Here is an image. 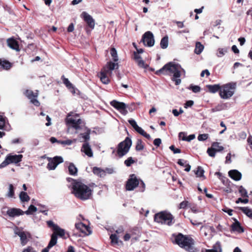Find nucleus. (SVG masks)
Instances as JSON below:
<instances>
[{
  "mask_svg": "<svg viewBox=\"0 0 252 252\" xmlns=\"http://www.w3.org/2000/svg\"><path fill=\"white\" fill-rule=\"evenodd\" d=\"M22 155H12L11 154H8L6 157L5 160L0 164V168L5 167L11 163H18L22 161Z\"/></svg>",
  "mask_w": 252,
  "mask_h": 252,
  "instance_id": "9",
  "label": "nucleus"
},
{
  "mask_svg": "<svg viewBox=\"0 0 252 252\" xmlns=\"http://www.w3.org/2000/svg\"><path fill=\"white\" fill-rule=\"evenodd\" d=\"M232 50L233 51V52L235 53V54H238L239 53V49L237 48V46L235 45H233L232 46Z\"/></svg>",
  "mask_w": 252,
  "mask_h": 252,
  "instance_id": "64",
  "label": "nucleus"
},
{
  "mask_svg": "<svg viewBox=\"0 0 252 252\" xmlns=\"http://www.w3.org/2000/svg\"><path fill=\"white\" fill-rule=\"evenodd\" d=\"M168 45V38L167 36H164L161 40L160 45L161 48L166 49Z\"/></svg>",
  "mask_w": 252,
  "mask_h": 252,
  "instance_id": "37",
  "label": "nucleus"
},
{
  "mask_svg": "<svg viewBox=\"0 0 252 252\" xmlns=\"http://www.w3.org/2000/svg\"><path fill=\"white\" fill-rule=\"evenodd\" d=\"M63 83L65 85L66 87L68 89L74 90V87L73 85L70 82L67 78H66L64 75H63L61 77Z\"/></svg>",
  "mask_w": 252,
  "mask_h": 252,
  "instance_id": "33",
  "label": "nucleus"
},
{
  "mask_svg": "<svg viewBox=\"0 0 252 252\" xmlns=\"http://www.w3.org/2000/svg\"><path fill=\"white\" fill-rule=\"evenodd\" d=\"M110 52L113 61L114 62H117L119 60V58L116 49L114 47H112L110 49Z\"/></svg>",
  "mask_w": 252,
  "mask_h": 252,
  "instance_id": "35",
  "label": "nucleus"
},
{
  "mask_svg": "<svg viewBox=\"0 0 252 252\" xmlns=\"http://www.w3.org/2000/svg\"><path fill=\"white\" fill-rule=\"evenodd\" d=\"M175 242L181 248L184 249L188 252H198V250L194 247L193 239L182 233H179L175 237Z\"/></svg>",
  "mask_w": 252,
  "mask_h": 252,
  "instance_id": "3",
  "label": "nucleus"
},
{
  "mask_svg": "<svg viewBox=\"0 0 252 252\" xmlns=\"http://www.w3.org/2000/svg\"><path fill=\"white\" fill-rule=\"evenodd\" d=\"M72 193L78 199L86 200L91 198L93 190L81 182L74 180L72 183Z\"/></svg>",
  "mask_w": 252,
  "mask_h": 252,
  "instance_id": "1",
  "label": "nucleus"
},
{
  "mask_svg": "<svg viewBox=\"0 0 252 252\" xmlns=\"http://www.w3.org/2000/svg\"><path fill=\"white\" fill-rule=\"evenodd\" d=\"M48 163L47 168L49 170H54L58 165L63 162V160L62 157L55 156L54 158H47Z\"/></svg>",
  "mask_w": 252,
  "mask_h": 252,
  "instance_id": "12",
  "label": "nucleus"
},
{
  "mask_svg": "<svg viewBox=\"0 0 252 252\" xmlns=\"http://www.w3.org/2000/svg\"><path fill=\"white\" fill-rule=\"evenodd\" d=\"M106 67L108 69V71H112L115 69H118L119 67V65L117 63H113L110 61L107 63Z\"/></svg>",
  "mask_w": 252,
  "mask_h": 252,
  "instance_id": "31",
  "label": "nucleus"
},
{
  "mask_svg": "<svg viewBox=\"0 0 252 252\" xmlns=\"http://www.w3.org/2000/svg\"><path fill=\"white\" fill-rule=\"evenodd\" d=\"M182 72L185 74V70L181 67L180 64L173 62H169L165 64L160 69L157 70L155 74L158 75L161 74L164 75L174 74V77L180 78Z\"/></svg>",
  "mask_w": 252,
  "mask_h": 252,
  "instance_id": "2",
  "label": "nucleus"
},
{
  "mask_svg": "<svg viewBox=\"0 0 252 252\" xmlns=\"http://www.w3.org/2000/svg\"><path fill=\"white\" fill-rule=\"evenodd\" d=\"M208 137H209L208 134L204 133V134H199L197 138L199 141H205L206 139H207Z\"/></svg>",
  "mask_w": 252,
  "mask_h": 252,
  "instance_id": "47",
  "label": "nucleus"
},
{
  "mask_svg": "<svg viewBox=\"0 0 252 252\" xmlns=\"http://www.w3.org/2000/svg\"><path fill=\"white\" fill-rule=\"evenodd\" d=\"M5 124V117L0 115V129H3Z\"/></svg>",
  "mask_w": 252,
  "mask_h": 252,
  "instance_id": "50",
  "label": "nucleus"
},
{
  "mask_svg": "<svg viewBox=\"0 0 252 252\" xmlns=\"http://www.w3.org/2000/svg\"><path fill=\"white\" fill-rule=\"evenodd\" d=\"M143 43L145 46L152 47L155 44V39L153 33L150 31L146 32L143 35Z\"/></svg>",
  "mask_w": 252,
  "mask_h": 252,
  "instance_id": "13",
  "label": "nucleus"
},
{
  "mask_svg": "<svg viewBox=\"0 0 252 252\" xmlns=\"http://www.w3.org/2000/svg\"><path fill=\"white\" fill-rule=\"evenodd\" d=\"M134 162V160L132 159V157H129L127 159L125 160L124 163L127 166H130L131 164Z\"/></svg>",
  "mask_w": 252,
  "mask_h": 252,
  "instance_id": "48",
  "label": "nucleus"
},
{
  "mask_svg": "<svg viewBox=\"0 0 252 252\" xmlns=\"http://www.w3.org/2000/svg\"><path fill=\"white\" fill-rule=\"evenodd\" d=\"M77 168L73 163H70L68 166V171L69 174L76 175L77 173Z\"/></svg>",
  "mask_w": 252,
  "mask_h": 252,
  "instance_id": "34",
  "label": "nucleus"
},
{
  "mask_svg": "<svg viewBox=\"0 0 252 252\" xmlns=\"http://www.w3.org/2000/svg\"><path fill=\"white\" fill-rule=\"evenodd\" d=\"M7 215L10 217L14 218L24 214V211L21 209L16 208L9 209L6 212Z\"/></svg>",
  "mask_w": 252,
  "mask_h": 252,
  "instance_id": "19",
  "label": "nucleus"
},
{
  "mask_svg": "<svg viewBox=\"0 0 252 252\" xmlns=\"http://www.w3.org/2000/svg\"><path fill=\"white\" fill-rule=\"evenodd\" d=\"M0 65L5 69H9L11 67V63L6 60H0Z\"/></svg>",
  "mask_w": 252,
  "mask_h": 252,
  "instance_id": "41",
  "label": "nucleus"
},
{
  "mask_svg": "<svg viewBox=\"0 0 252 252\" xmlns=\"http://www.w3.org/2000/svg\"><path fill=\"white\" fill-rule=\"evenodd\" d=\"M204 46L199 42H197L195 45V48L194 49V53L197 55L200 54L203 51Z\"/></svg>",
  "mask_w": 252,
  "mask_h": 252,
  "instance_id": "36",
  "label": "nucleus"
},
{
  "mask_svg": "<svg viewBox=\"0 0 252 252\" xmlns=\"http://www.w3.org/2000/svg\"><path fill=\"white\" fill-rule=\"evenodd\" d=\"M22 252H36V251L32 247L29 246L27 248L24 249Z\"/></svg>",
  "mask_w": 252,
  "mask_h": 252,
  "instance_id": "54",
  "label": "nucleus"
},
{
  "mask_svg": "<svg viewBox=\"0 0 252 252\" xmlns=\"http://www.w3.org/2000/svg\"><path fill=\"white\" fill-rule=\"evenodd\" d=\"M239 209L249 218H252V210L248 207H240Z\"/></svg>",
  "mask_w": 252,
  "mask_h": 252,
  "instance_id": "40",
  "label": "nucleus"
},
{
  "mask_svg": "<svg viewBox=\"0 0 252 252\" xmlns=\"http://www.w3.org/2000/svg\"><path fill=\"white\" fill-rule=\"evenodd\" d=\"M19 198L21 202H28L30 200V196L25 191H21L19 194Z\"/></svg>",
  "mask_w": 252,
  "mask_h": 252,
  "instance_id": "32",
  "label": "nucleus"
},
{
  "mask_svg": "<svg viewBox=\"0 0 252 252\" xmlns=\"http://www.w3.org/2000/svg\"><path fill=\"white\" fill-rule=\"evenodd\" d=\"M128 123L132 126V127L138 133L142 135V128L139 127L135 120L130 119L128 121Z\"/></svg>",
  "mask_w": 252,
  "mask_h": 252,
  "instance_id": "28",
  "label": "nucleus"
},
{
  "mask_svg": "<svg viewBox=\"0 0 252 252\" xmlns=\"http://www.w3.org/2000/svg\"><path fill=\"white\" fill-rule=\"evenodd\" d=\"M24 94L30 100L31 103L33 104L35 106H39L40 103L36 99L38 95V91H36L35 92H33L32 90H26L24 92Z\"/></svg>",
  "mask_w": 252,
  "mask_h": 252,
  "instance_id": "10",
  "label": "nucleus"
},
{
  "mask_svg": "<svg viewBox=\"0 0 252 252\" xmlns=\"http://www.w3.org/2000/svg\"><path fill=\"white\" fill-rule=\"evenodd\" d=\"M238 190L242 197H248L247 191L242 186L239 187Z\"/></svg>",
  "mask_w": 252,
  "mask_h": 252,
  "instance_id": "43",
  "label": "nucleus"
},
{
  "mask_svg": "<svg viewBox=\"0 0 252 252\" xmlns=\"http://www.w3.org/2000/svg\"><path fill=\"white\" fill-rule=\"evenodd\" d=\"M171 79L173 81L175 82V84L176 85H179L181 82V80L179 79V78H175L174 77V76L171 78Z\"/></svg>",
  "mask_w": 252,
  "mask_h": 252,
  "instance_id": "58",
  "label": "nucleus"
},
{
  "mask_svg": "<svg viewBox=\"0 0 252 252\" xmlns=\"http://www.w3.org/2000/svg\"><path fill=\"white\" fill-rule=\"evenodd\" d=\"M249 202V199L247 198L245 199H242L241 198H239L236 201V203H239V202L244 203H247Z\"/></svg>",
  "mask_w": 252,
  "mask_h": 252,
  "instance_id": "55",
  "label": "nucleus"
},
{
  "mask_svg": "<svg viewBox=\"0 0 252 252\" xmlns=\"http://www.w3.org/2000/svg\"><path fill=\"white\" fill-rule=\"evenodd\" d=\"M110 104L121 114L126 115L127 113V111L126 109V104L125 103L113 100L110 102Z\"/></svg>",
  "mask_w": 252,
  "mask_h": 252,
  "instance_id": "15",
  "label": "nucleus"
},
{
  "mask_svg": "<svg viewBox=\"0 0 252 252\" xmlns=\"http://www.w3.org/2000/svg\"><path fill=\"white\" fill-rule=\"evenodd\" d=\"M72 114L73 112H71L67 114L65 120L66 124L76 130L82 129L83 127H85V123L82 119L75 120L70 117L72 116Z\"/></svg>",
  "mask_w": 252,
  "mask_h": 252,
  "instance_id": "7",
  "label": "nucleus"
},
{
  "mask_svg": "<svg viewBox=\"0 0 252 252\" xmlns=\"http://www.w3.org/2000/svg\"><path fill=\"white\" fill-rule=\"evenodd\" d=\"M37 211V208L33 205H31L28 209L24 212V214L29 215L32 214L33 213Z\"/></svg>",
  "mask_w": 252,
  "mask_h": 252,
  "instance_id": "42",
  "label": "nucleus"
},
{
  "mask_svg": "<svg viewBox=\"0 0 252 252\" xmlns=\"http://www.w3.org/2000/svg\"><path fill=\"white\" fill-rule=\"evenodd\" d=\"M154 221L161 224L172 225L175 222L174 217L169 212L163 211L156 213L154 217Z\"/></svg>",
  "mask_w": 252,
  "mask_h": 252,
  "instance_id": "5",
  "label": "nucleus"
},
{
  "mask_svg": "<svg viewBox=\"0 0 252 252\" xmlns=\"http://www.w3.org/2000/svg\"><path fill=\"white\" fill-rule=\"evenodd\" d=\"M194 173L197 177H203V179H205V177L204 176V170L201 166H198L196 170H194Z\"/></svg>",
  "mask_w": 252,
  "mask_h": 252,
  "instance_id": "38",
  "label": "nucleus"
},
{
  "mask_svg": "<svg viewBox=\"0 0 252 252\" xmlns=\"http://www.w3.org/2000/svg\"><path fill=\"white\" fill-rule=\"evenodd\" d=\"M93 172L100 177H103L106 175V171L97 167H93Z\"/></svg>",
  "mask_w": 252,
  "mask_h": 252,
  "instance_id": "26",
  "label": "nucleus"
},
{
  "mask_svg": "<svg viewBox=\"0 0 252 252\" xmlns=\"http://www.w3.org/2000/svg\"><path fill=\"white\" fill-rule=\"evenodd\" d=\"M47 224L53 231V233L51 236L50 242L47 246L48 249H51L57 244L58 236L63 239H66L67 237H65V230L60 228L57 224H55L53 221H47Z\"/></svg>",
  "mask_w": 252,
  "mask_h": 252,
  "instance_id": "4",
  "label": "nucleus"
},
{
  "mask_svg": "<svg viewBox=\"0 0 252 252\" xmlns=\"http://www.w3.org/2000/svg\"><path fill=\"white\" fill-rule=\"evenodd\" d=\"M231 230L233 231H237L239 233H243L244 229L243 227L241 226L240 223L235 220V222L233 223L231 226Z\"/></svg>",
  "mask_w": 252,
  "mask_h": 252,
  "instance_id": "23",
  "label": "nucleus"
},
{
  "mask_svg": "<svg viewBox=\"0 0 252 252\" xmlns=\"http://www.w3.org/2000/svg\"><path fill=\"white\" fill-rule=\"evenodd\" d=\"M132 141L130 138L126 137L125 140L120 142L117 147V155L120 158L126 155L131 146Z\"/></svg>",
  "mask_w": 252,
  "mask_h": 252,
  "instance_id": "8",
  "label": "nucleus"
},
{
  "mask_svg": "<svg viewBox=\"0 0 252 252\" xmlns=\"http://www.w3.org/2000/svg\"><path fill=\"white\" fill-rule=\"evenodd\" d=\"M153 143L156 146L158 147L161 143V140L160 138H156L154 140Z\"/></svg>",
  "mask_w": 252,
  "mask_h": 252,
  "instance_id": "57",
  "label": "nucleus"
},
{
  "mask_svg": "<svg viewBox=\"0 0 252 252\" xmlns=\"http://www.w3.org/2000/svg\"><path fill=\"white\" fill-rule=\"evenodd\" d=\"M75 227L77 229L80 230L81 232L86 235H89L91 233L90 228L83 222H79L75 224Z\"/></svg>",
  "mask_w": 252,
  "mask_h": 252,
  "instance_id": "18",
  "label": "nucleus"
},
{
  "mask_svg": "<svg viewBox=\"0 0 252 252\" xmlns=\"http://www.w3.org/2000/svg\"><path fill=\"white\" fill-rule=\"evenodd\" d=\"M236 88V83L230 82L221 86L220 95L222 99H229L234 94Z\"/></svg>",
  "mask_w": 252,
  "mask_h": 252,
  "instance_id": "6",
  "label": "nucleus"
},
{
  "mask_svg": "<svg viewBox=\"0 0 252 252\" xmlns=\"http://www.w3.org/2000/svg\"><path fill=\"white\" fill-rule=\"evenodd\" d=\"M9 190L6 194V196L9 198H13L15 196V191H14V187L12 184L9 185Z\"/></svg>",
  "mask_w": 252,
  "mask_h": 252,
  "instance_id": "39",
  "label": "nucleus"
},
{
  "mask_svg": "<svg viewBox=\"0 0 252 252\" xmlns=\"http://www.w3.org/2000/svg\"><path fill=\"white\" fill-rule=\"evenodd\" d=\"M107 72L108 70H105L100 72V79L101 81L104 84H107L110 82V80L107 76Z\"/></svg>",
  "mask_w": 252,
  "mask_h": 252,
  "instance_id": "27",
  "label": "nucleus"
},
{
  "mask_svg": "<svg viewBox=\"0 0 252 252\" xmlns=\"http://www.w3.org/2000/svg\"><path fill=\"white\" fill-rule=\"evenodd\" d=\"M204 228L207 230V231H210L212 233H215L216 232L215 229L213 226H202L201 228V229H203Z\"/></svg>",
  "mask_w": 252,
  "mask_h": 252,
  "instance_id": "51",
  "label": "nucleus"
},
{
  "mask_svg": "<svg viewBox=\"0 0 252 252\" xmlns=\"http://www.w3.org/2000/svg\"><path fill=\"white\" fill-rule=\"evenodd\" d=\"M74 30V25L73 23H71L69 24V26L67 28V32H72Z\"/></svg>",
  "mask_w": 252,
  "mask_h": 252,
  "instance_id": "63",
  "label": "nucleus"
},
{
  "mask_svg": "<svg viewBox=\"0 0 252 252\" xmlns=\"http://www.w3.org/2000/svg\"><path fill=\"white\" fill-rule=\"evenodd\" d=\"M205 74H206V75L207 77L210 75V72L209 71V70L208 69H205L201 72V73L200 74L201 77H204Z\"/></svg>",
  "mask_w": 252,
  "mask_h": 252,
  "instance_id": "60",
  "label": "nucleus"
},
{
  "mask_svg": "<svg viewBox=\"0 0 252 252\" xmlns=\"http://www.w3.org/2000/svg\"><path fill=\"white\" fill-rule=\"evenodd\" d=\"M229 176L235 181H239L242 178L241 173L237 170H231L228 172Z\"/></svg>",
  "mask_w": 252,
  "mask_h": 252,
  "instance_id": "22",
  "label": "nucleus"
},
{
  "mask_svg": "<svg viewBox=\"0 0 252 252\" xmlns=\"http://www.w3.org/2000/svg\"><path fill=\"white\" fill-rule=\"evenodd\" d=\"M190 222L193 225H199L201 224H202L201 222H199L197 221V220H194L191 219H189Z\"/></svg>",
  "mask_w": 252,
  "mask_h": 252,
  "instance_id": "59",
  "label": "nucleus"
},
{
  "mask_svg": "<svg viewBox=\"0 0 252 252\" xmlns=\"http://www.w3.org/2000/svg\"><path fill=\"white\" fill-rule=\"evenodd\" d=\"M136 150L137 151L142 150V140L141 139L138 140L137 145L136 146Z\"/></svg>",
  "mask_w": 252,
  "mask_h": 252,
  "instance_id": "56",
  "label": "nucleus"
},
{
  "mask_svg": "<svg viewBox=\"0 0 252 252\" xmlns=\"http://www.w3.org/2000/svg\"><path fill=\"white\" fill-rule=\"evenodd\" d=\"M193 101L192 100H188L185 103V108H187L188 107H191L193 105Z\"/></svg>",
  "mask_w": 252,
  "mask_h": 252,
  "instance_id": "61",
  "label": "nucleus"
},
{
  "mask_svg": "<svg viewBox=\"0 0 252 252\" xmlns=\"http://www.w3.org/2000/svg\"><path fill=\"white\" fill-rule=\"evenodd\" d=\"M179 137L180 139H181L182 140L187 141V137L186 133L184 132H181L179 134Z\"/></svg>",
  "mask_w": 252,
  "mask_h": 252,
  "instance_id": "53",
  "label": "nucleus"
},
{
  "mask_svg": "<svg viewBox=\"0 0 252 252\" xmlns=\"http://www.w3.org/2000/svg\"><path fill=\"white\" fill-rule=\"evenodd\" d=\"M169 148L174 154L180 153L181 152L180 149L176 148L174 145H171Z\"/></svg>",
  "mask_w": 252,
  "mask_h": 252,
  "instance_id": "52",
  "label": "nucleus"
},
{
  "mask_svg": "<svg viewBox=\"0 0 252 252\" xmlns=\"http://www.w3.org/2000/svg\"><path fill=\"white\" fill-rule=\"evenodd\" d=\"M7 43L8 46L11 49L19 51V45L18 42L13 37L9 38L7 39Z\"/></svg>",
  "mask_w": 252,
  "mask_h": 252,
  "instance_id": "20",
  "label": "nucleus"
},
{
  "mask_svg": "<svg viewBox=\"0 0 252 252\" xmlns=\"http://www.w3.org/2000/svg\"><path fill=\"white\" fill-rule=\"evenodd\" d=\"M139 184V181L135 174H131L126 184V190L131 191L136 188Z\"/></svg>",
  "mask_w": 252,
  "mask_h": 252,
  "instance_id": "11",
  "label": "nucleus"
},
{
  "mask_svg": "<svg viewBox=\"0 0 252 252\" xmlns=\"http://www.w3.org/2000/svg\"><path fill=\"white\" fill-rule=\"evenodd\" d=\"M81 16L91 29H93L94 28L95 21L90 15L84 11L82 13Z\"/></svg>",
  "mask_w": 252,
  "mask_h": 252,
  "instance_id": "17",
  "label": "nucleus"
},
{
  "mask_svg": "<svg viewBox=\"0 0 252 252\" xmlns=\"http://www.w3.org/2000/svg\"><path fill=\"white\" fill-rule=\"evenodd\" d=\"M219 144L220 143L214 142L212 144L211 147L208 148L207 153L209 156L214 158L216 152H221L223 150L224 148L221 146H220Z\"/></svg>",
  "mask_w": 252,
  "mask_h": 252,
  "instance_id": "14",
  "label": "nucleus"
},
{
  "mask_svg": "<svg viewBox=\"0 0 252 252\" xmlns=\"http://www.w3.org/2000/svg\"><path fill=\"white\" fill-rule=\"evenodd\" d=\"M209 92L211 93H216L220 90L221 86L219 84L208 85L206 86Z\"/></svg>",
  "mask_w": 252,
  "mask_h": 252,
  "instance_id": "25",
  "label": "nucleus"
},
{
  "mask_svg": "<svg viewBox=\"0 0 252 252\" xmlns=\"http://www.w3.org/2000/svg\"><path fill=\"white\" fill-rule=\"evenodd\" d=\"M16 234L20 238L21 243L23 246L25 245L28 242V239L26 233L24 231H18Z\"/></svg>",
  "mask_w": 252,
  "mask_h": 252,
  "instance_id": "24",
  "label": "nucleus"
},
{
  "mask_svg": "<svg viewBox=\"0 0 252 252\" xmlns=\"http://www.w3.org/2000/svg\"><path fill=\"white\" fill-rule=\"evenodd\" d=\"M226 52H227L226 49H223V48H219L218 49V52L217 54V56L219 57H221L224 55L225 53H226Z\"/></svg>",
  "mask_w": 252,
  "mask_h": 252,
  "instance_id": "49",
  "label": "nucleus"
},
{
  "mask_svg": "<svg viewBox=\"0 0 252 252\" xmlns=\"http://www.w3.org/2000/svg\"><path fill=\"white\" fill-rule=\"evenodd\" d=\"M132 45L135 48L136 51H133L132 55V59L138 63L139 66H142V59L140 55L142 53V48H138L135 42H133Z\"/></svg>",
  "mask_w": 252,
  "mask_h": 252,
  "instance_id": "16",
  "label": "nucleus"
},
{
  "mask_svg": "<svg viewBox=\"0 0 252 252\" xmlns=\"http://www.w3.org/2000/svg\"><path fill=\"white\" fill-rule=\"evenodd\" d=\"M85 132L84 133H81L80 135L82 136V138L84 139L85 142H88L90 139V133L91 129L87 127H85Z\"/></svg>",
  "mask_w": 252,
  "mask_h": 252,
  "instance_id": "29",
  "label": "nucleus"
},
{
  "mask_svg": "<svg viewBox=\"0 0 252 252\" xmlns=\"http://www.w3.org/2000/svg\"><path fill=\"white\" fill-rule=\"evenodd\" d=\"M189 90H191L193 93H197L200 91L201 88L198 86H193L191 85L189 88Z\"/></svg>",
  "mask_w": 252,
  "mask_h": 252,
  "instance_id": "46",
  "label": "nucleus"
},
{
  "mask_svg": "<svg viewBox=\"0 0 252 252\" xmlns=\"http://www.w3.org/2000/svg\"><path fill=\"white\" fill-rule=\"evenodd\" d=\"M189 205V202L188 201L184 200L179 204L178 209H185L187 207H188Z\"/></svg>",
  "mask_w": 252,
  "mask_h": 252,
  "instance_id": "45",
  "label": "nucleus"
},
{
  "mask_svg": "<svg viewBox=\"0 0 252 252\" xmlns=\"http://www.w3.org/2000/svg\"><path fill=\"white\" fill-rule=\"evenodd\" d=\"M205 252H221V245L220 242H217L213 249L206 250Z\"/></svg>",
  "mask_w": 252,
  "mask_h": 252,
  "instance_id": "30",
  "label": "nucleus"
},
{
  "mask_svg": "<svg viewBox=\"0 0 252 252\" xmlns=\"http://www.w3.org/2000/svg\"><path fill=\"white\" fill-rule=\"evenodd\" d=\"M110 238L111 241V243L115 244H118L119 238L116 234H112L110 235Z\"/></svg>",
  "mask_w": 252,
  "mask_h": 252,
  "instance_id": "44",
  "label": "nucleus"
},
{
  "mask_svg": "<svg viewBox=\"0 0 252 252\" xmlns=\"http://www.w3.org/2000/svg\"><path fill=\"white\" fill-rule=\"evenodd\" d=\"M81 152H84L89 157L93 156V153L89 142H85L83 144Z\"/></svg>",
  "mask_w": 252,
  "mask_h": 252,
  "instance_id": "21",
  "label": "nucleus"
},
{
  "mask_svg": "<svg viewBox=\"0 0 252 252\" xmlns=\"http://www.w3.org/2000/svg\"><path fill=\"white\" fill-rule=\"evenodd\" d=\"M183 111L182 110H180V112H178L177 109H173L172 111V113L175 116H178L180 114L183 113Z\"/></svg>",
  "mask_w": 252,
  "mask_h": 252,
  "instance_id": "62",
  "label": "nucleus"
}]
</instances>
